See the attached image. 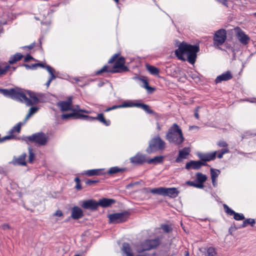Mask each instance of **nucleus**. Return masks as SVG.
<instances>
[{
    "instance_id": "nucleus-52",
    "label": "nucleus",
    "mask_w": 256,
    "mask_h": 256,
    "mask_svg": "<svg viewBox=\"0 0 256 256\" xmlns=\"http://www.w3.org/2000/svg\"><path fill=\"white\" fill-rule=\"evenodd\" d=\"M216 179L217 178L212 179V186L214 187H216L217 185H218L217 182H216Z\"/></svg>"
},
{
    "instance_id": "nucleus-29",
    "label": "nucleus",
    "mask_w": 256,
    "mask_h": 256,
    "mask_svg": "<svg viewBox=\"0 0 256 256\" xmlns=\"http://www.w3.org/2000/svg\"><path fill=\"white\" fill-rule=\"evenodd\" d=\"M96 120H98L101 123L103 124L106 126H109L110 124V121L106 120L104 118V116L102 114H99L96 116Z\"/></svg>"
},
{
    "instance_id": "nucleus-36",
    "label": "nucleus",
    "mask_w": 256,
    "mask_h": 256,
    "mask_svg": "<svg viewBox=\"0 0 256 256\" xmlns=\"http://www.w3.org/2000/svg\"><path fill=\"white\" fill-rule=\"evenodd\" d=\"M196 179L199 183L203 184L206 180L207 177L206 175L200 172H198L196 174Z\"/></svg>"
},
{
    "instance_id": "nucleus-47",
    "label": "nucleus",
    "mask_w": 256,
    "mask_h": 256,
    "mask_svg": "<svg viewBox=\"0 0 256 256\" xmlns=\"http://www.w3.org/2000/svg\"><path fill=\"white\" fill-rule=\"evenodd\" d=\"M218 144L220 147L226 148V147H227V146H228L227 143L226 142L223 141V140H220V141L218 142Z\"/></svg>"
},
{
    "instance_id": "nucleus-1",
    "label": "nucleus",
    "mask_w": 256,
    "mask_h": 256,
    "mask_svg": "<svg viewBox=\"0 0 256 256\" xmlns=\"http://www.w3.org/2000/svg\"><path fill=\"white\" fill-rule=\"evenodd\" d=\"M0 92L5 96L24 102L28 106L38 104L39 102L36 94L34 92L26 91L24 92L18 88L9 90L0 88Z\"/></svg>"
},
{
    "instance_id": "nucleus-31",
    "label": "nucleus",
    "mask_w": 256,
    "mask_h": 256,
    "mask_svg": "<svg viewBox=\"0 0 256 256\" xmlns=\"http://www.w3.org/2000/svg\"><path fill=\"white\" fill-rule=\"evenodd\" d=\"M137 108H141L149 114H153L154 113V112L152 110L150 109L148 105L144 104L138 102Z\"/></svg>"
},
{
    "instance_id": "nucleus-22",
    "label": "nucleus",
    "mask_w": 256,
    "mask_h": 256,
    "mask_svg": "<svg viewBox=\"0 0 256 256\" xmlns=\"http://www.w3.org/2000/svg\"><path fill=\"white\" fill-rule=\"evenodd\" d=\"M179 194V192L176 188H164V196L170 198H176Z\"/></svg>"
},
{
    "instance_id": "nucleus-37",
    "label": "nucleus",
    "mask_w": 256,
    "mask_h": 256,
    "mask_svg": "<svg viewBox=\"0 0 256 256\" xmlns=\"http://www.w3.org/2000/svg\"><path fill=\"white\" fill-rule=\"evenodd\" d=\"M138 102H135L132 101L125 102L121 104L122 108H132L137 107Z\"/></svg>"
},
{
    "instance_id": "nucleus-63",
    "label": "nucleus",
    "mask_w": 256,
    "mask_h": 256,
    "mask_svg": "<svg viewBox=\"0 0 256 256\" xmlns=\"http://www.w3.org/2000/svg\"><path fill=\"white\" fill-rule=\"evenodd\" d=\"M112 110V107H110V108H107L106 110H105V111H106V112H109V111H110V110Z\"/></svg>"
},
{
    "instance_id": "nucleus-50",
    "label": "nucleus",
    "mask_w": 256,
    "mask_h": 256,
    "mask_svg": "<svg viewBox=\"0 0 256 256\" xmlns=\"http://www.w3.org/2000/svg\"><path fill=\"white\" fill-rule=\"evenodd\" d=\"M54 216H61L63 215L62 212L60 210H58L54 214Z\"/></svg>"
},
{
    "instance_id": "nucleus-13",
    "label": "nucleus",
    "mask_w": 256,
    "mask_h": 256,
    "mask_svg": "<svg viewBox=\"0 0 256 256\" xmlns=\"http://www.w3.org/2000/svg\"><path fill=\"white\" fill-rule=\"evenodd\" d=\"M81 206L82 208L92 210H96L98 207V202L94 200H88L82 202Z\"/></svg>"
},
{
    "instance_id": "nucleus-21",
    "label": "nucleus",
    "mask_w": 256,
    "mask_h": 256,
    "mask_svg": "<svg viewBox=\"0 0 256 256\" xmlns=\"http://www.w3.org/2000/svg\"><path fill=\"white\" fill-rule=\"evenodd\" d=\"M27 154L26 153H23L17 158H14L13 160L12 163L14 165H20L25 166L26 165V160Z\"/></svg>"
},
{
    "instance_id": "nucleus-56",
    "label": "nucleus",
    "mask_w": 256,
    "mask_h": 256,
    "mask_svg": "<svg viewBox=\"0 0 256 256\" xmlns=\"http://www.w3.org/2000/svg\"><path fill=\"white\" fill-rule=\"evenodd\" d=\"M75 188L78 190H80L82 188L81 184H80V182L76 184Z\"/></svg>"
},
{
    "instance_id": "nucleus-41",
    "label": "nucleus",
    "mask_w": 256,
    "mask_h": 256,
    "mask_svg": "<svg viewBox=\"0 0 256 256\" xmlns=\"http://www.w3.org/2000/svg\"><path fill=\"white\" fill-rule=\"evenodd\" d=\"M210 176L211 178H217L218 175L220 174V172L218 170L214 169L213 168H210Z\"/></svg>"
},
{
    "instance_id": "nucleus-48",
    "label": "nucleus",
    "mask_w": 256,
    "mask_h": 256,
    "mask_svg": "<svg viewBox=\"0 0 256 256\" xmlns=\"http://www.w3.org/2000/svg\"><path fill=\"white\" fill-rule=\"evenodd\" d=\"M32 59L33 58L31 56H30V54H28L25 56L24 60L25 62H27L30 61V60Z\"/></svg>"
},
{
    "instance_id": "nucleus-30",
    "label": "nucleus",
    "mask_w": 256,
    "mask_h": 256,
    "mask_svg": "<svg viewBox=\"0 0 256 256\" xmlns=\"http://www.w3.org/2000/svg\"><path fill=\"white\" fill-rule=\"evenodd\" d=\"M23 56L20 53H16L13 56H11L8 60V62L10 64H14L16 62L20 60Z\"/></svg>"
},
{
    "instance_id": "nucleus-18",
    "label": "nucleus",
    "mask_w": 256,
    "mask_h": 256,
    "mask_svg": "<svg viewBox=\"0 0 256 256\" xmlns=\"http://www.w3.org/2000/svg\"><path fill=\"white\" fill-rule=\"evenodd\" d=\"M72 100L69 98L66 101H61L58 103V106L60 108L61 111H68L72 108Z\"/></svg>"
},
{
    "instance_id": "nucleus-42",
    "label": "nucleus",
    "mask_w": 256,
    "mask_h": 256,
    "mask_svg": "<svg viewBox=\"0 0 256 256\" xmlns=\"http://www.w3.org/2000/svg\"><path fill=\"white\" fill-rule=\"evenodd\" d=\"M28 161L30 163L32 164L34 162V160L35 158V154L33 152V150L31 148H28Z\"/></svg>"
},
{
    "instance_id": "nucleus-44",
    "label": "nucleus",
    "mask_w": 256,
    "mask_h": 256,
    "mask_svg": "<svg viewBox=\"0 0 256 256\" xmlns=\"http://www.w3.org/2000/svg\"><path fill=\"white\" fill-rule=\"evenodd\" d=\"M122 170L117 166L112 167L108 170L109 174H116L121 172Z\"/></svg>"
},
{
    "instance_id": "nucleus-33",
    "label": "nucleus",
    "mask_w": 256,
    "mask_h": 256,
    "mask_svg": "<svg viewBox=\"0 0 256 256\" xmlns=\"http://www.w3.org/2000/svg\"><path fill=\"white\" fill-rule=\"evenodd\" d=\"M150 192L154 194H158L164 196V188L159 187L158 188H152L150 190Z\"/></svg>"
},
{
    "instance_id": "nucleus-17",
    "label": "nucleus",
    "mask_w": 256,
    "mask_h": 256,
    "mask_svg": "<svg viewBox=\"0 0 256 256\" xmlns=\"http://www.w3.org/2000/svg\"><path fill=\"white\" fill-rule=\"evenodd\" d=\"M122 251L123 256H134L133 254L132 249L128 243L124 242L122 244ZM135 256H146L144 254H138Z\"/></svg>"
},
{
    "instance_id": "nucleus-14",
    "label": "nucleus",
    "mask_w": 256,
    "mask_h": 256,
    "mask_svg": "<svg viewBox=\"0 0 256 256\" xmlns=\"http://www.w3.org/2000/svg\"><path fill=\"white\" fill-rule=\"evenodd\" d=\"M236 30H237L236 36L239 41L244 45L247 44L250 40L249 36L240 28H238Z\"/></svg>"
},
{
    "instance_id": "nucleus-32",
    "label": "nucleus",
    "mask_w": 256,
    "mask_h": 256,
    "mask_svg": "<svg viewBox=\"0 0 256 256\" xmlns=\"http://www.w3.org/2000/svg\"><path fill=\"white\" fill-rule=\"evenodd\" d=\"M10 66L6 63H0V76L6 74Z\"/></svg>"
},
{
    "instance_id": "nucleus-15",
    "label": "nucleus",
    "mask_w": 256,
    "mask_h": 256,
    "mask_svg": "<svg viewBox=\"0 0 256 256\" xmlns=\"http://www.w3.org/2000/svg\"><path fill=\"white\" fill-rule=\"evenodd\" d=\"M146 156L140 153L130 158V162L134 164H141L146 162Z\"/></svg>"
},
{
    "instance_id": "nucleus-28",
    "label": "nucleus",
    "mask_w": 256,
    "mask_h": 256,
    "mask_svg": "<svg viewBox=\"0 0 256 256\" xmlns=\"http://www.w3.org/2000/svg\"><path fill=\"white\" fill-rule=\"evenodd\" d=\"M146 70L151 74L154 76H158L159 74L160 70H159L156 68L155 66L150 65V64H146Z\"/></svg>"
},
{
    "instance_id": "nucleus-62",
    "label": "nucleus",
    "mask_w": 256,
    "mask_h": 256,
    "mask_svg": "<svg viewBox=\"0 0 256 256\" xmlns=\"http://www.w3.org/2000/svg\"><path fill=\"white\" fill-rule=\"evenodd\" d=\"M223 156H224V154H223L222 152H220L218 154V158H222Z\"/></svg>"
},
{
    "instance_id": "nucleus-26",
    "label": "nucleus",
    "mask_w": 256,
    "mask_h": 256,
    "mask_svg": "<svg viewBox=\"0 0 256 256\" xmlns=\"http://www.w3.org/2000/svg\"><path fill=\"white\" fill-rule=\"evenodd\" d=\"M22 125V123L20 122L18 124H16L15 126H14L8 132V136H12V137L10 138V139L13 138H14V132L19 133L20 132Z\"/></svg>"
},
{
    "instance_id": "nucleus-24",
    "label": "nucleus",
    "mask_w": 256,
    "mask_h": 256,
    "mask_svg": "<svg viewBox=\"0 0 256 256\" xmlns=\"http://www.w3.org/2000/svg\"><path fill=\"white\" fill-rule=\"evenodd\" d=\"M114 202L115 200L113 199L103 198L100 200L99 202H98V206H100L102 207L105 208L110 206L111 204H114Z\"/></svg>"
},
{
    "instance_id": "nucleus-23",
    "label": "nucleus",
    "mask_w": 256,
    "mask_h": 256,
    "mask_svg": "<svg viewBox=\"0 0 256 256\" xmlns=\"http://www.w3.org/2000/svg\"><path fill=\"white\" fill-rule=\"evenodd\" d=\"M104 169L98 168V169H92L85 170L82 172V174H85L88 176H100L104 174V172L102 171Z\"/></svg>"
},
{
    "instance_id": "nucleus-39",
    "label": "nucleus",
    "mask_w": 256,
    "mask_h": 256,
    "mask_svg": "<svg viewBox=\"0 0 256 256\" xmlns=\"http://www.w3.org/2000/svg\"><path fill=\"white\" fill-rule=\"evenodd\" d=\"M255 224V220L252 218H247L244 220L240 228L246 227L248 224H250L252 226H253Z\"/></svg>"
},
{
    "instance_id": "nucleus-61",
    "label": "nucleus",
    "mask_w": 256,
    "mask_h": 256,
    "mask_svg": "<svg viewBox=\"0 0 256 256\" xmlns=\"http://www.w3.org/2000/svg\"><path fill=\"white\" fill-rule=\"evenodd\" d=\"M34 46V43L28 46H26V47L28 48L29 49H32Z\"/></svg>"
},
{
    "instance_id": "nucleus-55",
    "label": "nucleus",
    "mask_w": 256,
    "mask_h": 256,
    "mask_svg": "<svg viewBox=\"0 0 256 256\" xmlns=\"http://www.w3.org/2000/svg\"><path fill=\"white\" fill-rule=\"evenodd\" d=\"M228 152H229V150L227 148L222 149L220 151V152H222L223 154H225L226 153H228Z\"/></svg>"
},
{
    "instance_id": "nucleus-57",
    "label": "nucleus",
    "mask_w": 256,
    "mask_h": 256,
    "mask_svg": "<svg viewBox=\"0 0 256 256\" xmlns=\"http://www.w3.org/2000/svg\"><path fill=\"white\" fill-rule=\"evenodd\" d=\"M206 162H204V161H202V160H200V168L202 166H208V164H206Z\"/></svg>"
},
{
    "instance_id": "nucleus-27",
    "label": "nucleus",
    "mask_w": 256,
    "mask_h": 256,
    "mask_svg": "<svg viewBox=\"0 0 256 256\" xmlns=\"http://www.w3.org/2000/svg\"><path fill=\"white\" fill-rule=\"evenodd\" d=\"M163 159H164L163 156H156L154 157V158L146 160V162L148 164H154L156 165L158 164H160V163L162 162Z\"/></svg>"
},
{
    "instance_id": "nucleus-8",
    "label": "nucleus",
    "mask_w": 256,
    "mask_h": 256,
    "mask_svg": "<svg viewBox=\"0 0 256 256\" xmlns=\"http://www.w3.org/2000/svg\"><path fill=\"white\" fill-rule=\"evenodd\" d=\"M226 38V32L224 29L217 30L214 36V45L215 47H219L222 45Z\"/></svg>"
},
{
    "instance_id": "nucleus-12",
    "label": "nucleus",
    "mask_w": 256,
    "mask_h": 256,
    "mask_svg": "<svg viewBox=\"0 0 256 256\" xmlns=\"http://www.w3.org/2000/svg\"><path fill=\"white\" fill-rule=\"evenodd\" d=\"M216 151L207 153L198 152L197 156L202 161L210 162L216 158Z\"/></svg>"
},
{
    "instance_id": "nucleus-10",
    "label": "nucleus",
    "mask_w": 256,
    "mask_h": 256,
    "mask_svg": "<svg viewBox=\"0 0 256 256\" xmlns=\"http://www.w3.org/2000/svg\"><path fill=\"white\" fill-rule=\"evenodd\" d=\"M37 66H41L42 68H46V70L50 74V78L48 79V82L46 83V86H47V87H48L50 84V82H51L52 81V80L55 79L56 78V76L54 74V69L52 67L48 65V66H45L44 64H40V63L36 64H32V68H34V67H36Z\"/></svg>"
},
{
    "instance_id": "nucleus-11",
    "label": "nucleus",
    "mask_w": 256,
    "mask_h": 256,
    "mask_svg": "<svg viewBox=\"0 0 256 256\" xmlns=\"http://www.w3.org/2000/svg\"><path fill=\"white\" fill-rule=\"evenodd\" d=\"M224 208L226 213L230 216H234V218L236 220H244V216L242 214L236 212L226 204H224Z\"/></svg>"
},
{
    "instance_id": "nucleus-54",
    "label": "nucleus",
    "mask_w": 256,
    "mask_h": 256,
    "mask_svg": "<svg viewBox=\"0 0 256 256\" xmlns=\"http://www.w3.org/2000/svg\"><path fill=\"white\" fill-rule=\"evenodd\" d=\"M246 100L248 101V102H250L256 103V98H250V99H247Z\"/></svg>"
},
{
    "instance_id": "nucleus-16",
    "label": "nucleus",
    "mask_w": 256,
    "mask_h": 256,
    "mask_svg": "<svg viewBox=\"0 0 256 256\" xmlns=\"http://www.w3.org/2000/svg\"><path fill=\"white\" fill-rule=\"evenodd\" d=\"M232 77L231 72L228 70L218 76L215 80V82L218 84L222 82V81H228L231 80Z\"/></svg>"
},
{
    "instance_id": "nucleus-51",
    "label": "nucleus",
    "mask_w": 256,
    "mask_h": 256,
    "mask_svg": "<svg viewBox=\"0 0 256 256\" xmlns=\"http://www.w3.org/2000/svg\"><path fill=\"white\" fill-rule=\"evenodd\" d=\"M2 228L4 230H6L10 228V226L8 224H3L1 226Z\"/></svg>"
},
{
    "instance_id": "nucleus-34",
    "label": "nucleus",
    "mask_w": 256,
    "mask_h": 256,
    "mask_svg": "<svg viewBox=\"0 0 256 256\" xmlns=\"http://www.w3.org/2000/svg\"><path fill=\"white\" fill-rule=\"evenodd\" d=\"M78 118L84 119L87 121L92 122L94 120H96V117H93L88 116L87 115H84L80 114H76Z\"/></svg>"
},
{
    "instance_id": "nucleus-43",
    "label": "nucleus",
    "mask_w": 256,
    "mask_h": 256,
    "mask_svg": "<svg viewBox=\"0 0 256 256\" xmlns=\"http://www.w3.org/2000/svg\"><path fill=\"white\" fill-rule=\"evenodd\" d=\"M186 184H188L190 186H194L195 188H202L204 186V184L198 183L196 184L194 182L192 181H188L186 182Z\"/></svg>"
},
{
    "instance_id": "nucleus-19",
    "label": "nucleus",
    "mask_w": 256,
    "mask_h": 256,
    "mask_svg": "<svg viewBox=\"0 0 256 256\" xmlns=\"http://www.w3.org/2000/svg\"><path fill=\"white\" fill-rule=\"evenodd\" d=\"M190 148L186 147L180 150L176 160V162H180L182 160L186 158V156L190 154Z\"/></svg>"
},
{
    "instance_id": "nucleus-64",
    "label": "nucleus",
    "mask_w": 256,
    "mask_h": 256,
    "mask_svg": "<svg viewBox=\"0 0 256 256\" xmlns=\"http://www.w3.org/2000/svg\"><path fill=\"white\" fill-rule=\"evenodd\" d=\"M157 128L158 130H161L160 126L158 123H157Z\"/></svg>"
},
{
    "instance_id": "nucleus-40",
    "label": "nucleus",
    "mask_w": 256,
    "mask_h": 256,
    "mask_svg": "<svg viewBox=\"0 0 256 256\" xmlns=\"http://www.w3.org/2000/svg\"><path fill=\"white\" fill-rule=\"evenodd\" d=\"M143 83L142 87L146 88L149 92H152L154 90V88L148 86V83L146 80L144 79H140Z\"/></svg>"
},
{
    "instance_id": "nucleus-53",
    "label": "nucleus",
    "mask_w": 256,
    "mask_h": 256,
    "mask_svg": "<svg viewBox=\"0 0 256 256\" xmlns=\"http://www.w3.org/2000/svg\"><path fill=\"white\" fill-rule=\"evenodd\" d=\"M96 182H97V181H96V180H88V181L86 182V184H87L90 185V184L96 183Z\"/></svg>"
},
{
    "instance_id": "nucleus-5",
    "label": "nucleus",
    "mask_w": 256,
    "mask_h": 256,
    "mask_svg": "<svg viewBox=\"0 0 256 256\" xmlns=\"http://www.w3.org/2000/svg\"><path fill=\"white\" fill-rule=\"evenodd\" d=\"M165 147V142L158 136L150 141L148 146L146 150L148 153L152 154L158 150H163Z\"/></svg>"
},
{
    "instance_id": "nucleus-45",
    "label": "nucleus",
    "mask_w": 256,
    "mask_h": 256,
    "mask_svg": "<svg viewBox=\"0 0 256 256\" xmlns=\"http://www.w3.org/2000/svg\"><path fill=\"white\" fill-rule=\"evenodd\" d=\"M76 114H79L78 112H76V113H72V114H64L62 116V120H66L69 118H72L73 116H76L77 118V116H76Z\"/></svg>"
},
{
    "instance_id": "nucleus-4",
    "label": "nucleus",
    "mask_w": 256,
    "mask_h": 256,
    "mask_svg": "<svg viewBox=\"0 0 256 256\" xmlns=\"http://www.w3.org/2000/svg\"><path fill=\"white\" fill-rule=\"evenodd\" d=\"M166 140L177 146L182 144L184 140L182 130L179 126L174 123L168 129L166 135Z\"/></svg>"
},
{
    "instance_id": "nucleus-20",
    "label": "nucleus",
    "mask_w": 256,
    "mask_h": 256,
    "mask_svg": "<svg viewBox=\"0 0 256 256\" xmlns=\"http://www.w3.org/2000/svg\"><path fill=\"white\" fill-rule=\"evenodd\" d=\"M83 216V211L78 206H75L72 209L71 216L74 220H78Z\"/></svg>"
},
{
    "instance_id": "nucleus-46",
    "label": "nucleus",
    "mask_w": 256,
    "mask_h": 256,
    "mask_svg": "<svg viewBox=\"0 0 256 256\" xmlns=\"http://www.w3.org/2000/svg\"><path fill=\"white\" fill-rule=\"evenodd\" d=\"M162 229L166 233L170 232L172 230L170 226L168 224H162L161 226Z\"/></svg>"
},
{
    "instance_id": "nucleus-3",
    "label": "nucleus",
    "mask_w": 256,
    "mask_h": 256,
    "mask_svg": "<svg viewBox=\"0 0 256 256\" xmlns=\"http://www.w3.org/2000/svg\"><path fill=\"white\" fill-rule=\"evenodd\" d=\"M118 54H114L108 61L109 64L115 63L112 68H109L108 66H104L100 70L96 71V74L98 75L104 72L110 73L120 72L128 70V68L124 66L125 59L124 57H120L118 58Z\"/></svg>"
},
{
    "instance_id": "nucleus-38",
    "label": "nucleus",
    "mask_w": 256,
    "mask_h": 256,
    "mask_svg": "<svg viewBox=\"0 0 256 256\" xmlns=\"http://www.w3.org/2000/svg\"><path fill=\"white\" fill-rule=\"evenodd\" d=\"M216 250L214 247L210 246L207 248L205 256H216Z\"/></svg>"
},
{
    "instance_id": "nucleus-9",
    "label": "nucleus",
    "mask_w": 256,
    "mask_h": 256,
    "mask_svg": "<svg viewBox=\"0 0 256 256\" xmlns=\"http://www.w3.org/2000/svg\"><path fill=\"white\" fill-rule=\"evenodd\" d=\"M128 216V212H122L109 214L108 218L110 223L118 224L126 221Z\"/></svg>"
},
{
    "instance_id": "nucleus-35",
    "label": "nucleus",
    "mask_w": 256,
    "mask_h": 256,
    "mask_svg": "<svg viewBox=\"0 0 256 256\" xmlns=\"http://www.w3.org/2000/svg\"><path fill=\"white\" fill-rule=\"evenodd\" d=\"M38 108L36 106H33L30 108L29 110L28 113L26 115L25 119L24 122H26L28 120L32 115L36 114L38 111Z\"/></svg>"
},
{
    "instance_id": "nucleus-59",
    "label": "nucleus",
    "mask_w": 256,
    "mask_h": 256,
    "mask_svg": "<svg viewBox=\"0 0 256 256\" xmlns=\"http://www.w3.org/2000/svg\"><path fill=\"white\" fill-rule=\"evenodd\" d=\"M194 116L195 117L197 118V119H198L199 118V115H198V110L196 109L195 112H194Z\"/></svg>"
},
{
    "instance_id": "nucleus-25",
    "label": "nucleus",
    "mask_w": 256,
    "mask_h": 256,
    "mask_svg": "<svg viewBox=\"0 0 256 256\" xmlns=\"http://www.w3.org/2000/svg\"><path fill=\"white\" fill-rule=\"evenodd\" d=\"M200 168V160H190L189 162H187L186 165V168L187 170H198Z\"/></svg>"
},
{
    "instance_id": "nucleus-60",
    "label": "nucleus",
    "mask_w": 256,
    "mask_h": 256,
    "mask_svg": "<svg viewBox=\"0 0 256 256\" xmlns=\"http://www.w3.org/2000/svg\"><path fill=\"white\" fill-rule=\"evenodd\" d=\"M74 181L76 183V184H78V183H80V179L78 177H76L75 178H74Z\"/></svg>"
},
{
    "instance_id": "nucleus-58",
    "label": "nucleus",
    "mask_w": 256,
    "mask_h": 256,
    "mask_svg": "<svg viewBox=\"0 0 256 256\" xmlns=\"http://www.w3.org/2000/svg\"><path fill=\"white\" fill-rule=\"evenodd\" d=\"M112 107V110H114V109L118 108H122L121 104L115 105Z\"/></svg>"
},
{
    "instance_id": "nucleus-7",
    "label": "nucleus",
    "mask_w": 256,
    "mask_h": 256,
    "mask_svg": "<svg viewBox=\"0 0 256 256\" xmlns=\"http://www.w3.org/2000/svg\"><path fill=\"white\" fill-rule=\"evenodd\" d=\"M27 139L40 146H42L46 144L48 136L46 134L41 132L35 133L28 136L27 137Z\"/></svg>"
},
{
    "instance_id": "nucleus-6",
    "label": "nucleus",
    "mask_w": 256,
    "mask_h": 256,
    "mask_svg": "<svg viewBox=\"0 0 256 256\" xmlns=\"http://www.w3.org/2000/svg\"><path fill=\"white\" fill-rule=\"evenodd\" d=\"M160 244V240L159 238L146 240L136 246V251L140 253L146 250L154 249L159 246Z\"/></svg>"
},
{
    "instance_id": "nucleus-2",
    "label": "nucleus",
    "mask_w": 256,
    "mask_h": 256,
    "mask_svg": "<svg viewBox=\"0 0 256 256\" xmlns=\"http://www.w3.org/2000/svg\"><path fill=\"white\" fill-rule=\"evenodd\" d=\"M200 50L199 46L191 45L185 42L180 44L178 48L175 50V54L178 59L185 61L184 54L187 56L188 61L191 64H194L196 60V53Z\"/></svg>"
},
{
    "instance_id": "nucleus-49",
    "label": "nucleus",
    "mask_w": 256,
    "mask_h": 256,
    "mask_svg": "<svg viewBox=\"0 0 256 256\" xmlns=\"http://www.w3.org/2000/svg\"><path fill=\"white\" fill-rule=\"evenodd\" d=\"M218 2L222 4L224 6L228 7V2L226 0H216Z\"/></svg>"
}]
</instances>
